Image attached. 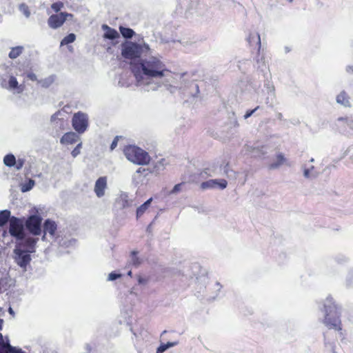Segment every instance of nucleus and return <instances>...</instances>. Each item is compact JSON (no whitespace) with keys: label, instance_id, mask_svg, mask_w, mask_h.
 <instances>
[{"label":"nucleus","instance_id":"f257e3e1","mask_svg":"<svg viewBox=\"0 0 353 353\" xmlns=\"http://www.w3.org/2000/svg\"><path fill=\"white\" fill-rule=\"evenodd\" d=\"M139 88L145 92H156L164 88L173 94L184 92L191 85L198 89L187 73H172L167 68L163 57H148L134 68Z\"/></svg>","mask_w":353,"mask_h":353},{"label":"nucleus","instance_id":"f03ea898","mask_svg":"<svg viewBox=\"0 0 353 353\" xmlns=\"http://www.w3.org/2000/svg\"><path fill=\"white\" fill-rule=\"evenodd\" d=\"M121 55L128 59L139 58L138 60L132 65V72L135 78L136 85L139 88L138 80L134 72L135 67L141 63V60L148 57H161L160 54H154L150 46L145 43H136L132 41H125L121 45Z\"/></svg>","mask_w":353,"mask_h":353},{"label":"nucleus","instance_id":"7ed1b4c3","mask_svg":"<svg viewBox=\"0 0 353 353\" xmlns=\"http://www.w3.org/2000/svg\"><path fill=\"white\" fill-rule=\"evenodd\" d=\"M37 241L38 238L28 237L16 242L12 258L24 272L32 260L30 254L35 252Z\"/></svg>","mask_w":353,"mask_h":353},{"label":"nucleus","instance_id":"20e7f679","mask_svg":"<svg viewBox=\"0 0 353 353\" xmlns=\"http://www.w3.org/2000/svg\"><path fill=\"white\" fill-rule=\"evenodd\" d=\"M321 310L324 312L323 323L329 329L340 331L341 328V307L336 304L333 298L328 296L322 304Z\"/></svg>","mask_w":353,"mask_h":353},{"label":"nucleus","instance_id":"39448f33","mask_svg":"<svg viewBox=\"0 0 353 353\" xmlns=\"http://www.w3.org/2000/svg\"><path fill=\"white\" fill-rule=\"evenodd\" d=\"M0 85L14 94H20L24 90V86L19 84L16 77L12 75V68L5 64L0 66Z\"/></svg>","mask_w":353,"mask_h":353},{"label":"nucleus","instance_id":"423d86ee","mask_svg":"<svg viewBox=\"0 0 353 353\" xmlns=\"http://www.w3.org/2000/svg\"><path fill=\"white\" fill-rule=\"evenodd\" d=\"M0 85L14 94H20L24 90V86L19 84L16 77L12 75V68L5 64L0 66Z\"/></svg>","mask_w":353,"mask_h":353},{"label":"nucleus","instance_id":"0eeeda50","mask_svg":"<svg viewBox=\"0 0 353 353\" xmlns=\"http://www.w3.org/2000/svg\"><path fill=\"white\" fill-rule=\"evenodd\" d=\"M123 152L127 159L135 164L146 165L150 161V157L148 153L135 145L125 147Z\"/></svg>","mask_w":353,"mask_h":353},{"label":"nucleus","instance_id":"6e6552de","mask_svg":"<svg viewBox=\"0 0 353 353\" xmlns=\"http://www.w3.org/2000/svg\"><path fill=\"white\" fill-rule=\"evenodd\" d=\"M9 232L10 235L17 239V241L24 240V226L23 222L14 216H12L9 221Z\"/></svg>","mask_w":353,"mask_h":353},{"label":"nucleus","instance_id":"1a4fd4ad","mask_svg":"<svg viewBox=\"0 0 353 353\" xmlns=\"http://www.w3.org/2000/svg\"><path fill=\"white\" fill-rule=\"evenodd\" d=\"M88 115L82 112L74 113L72 119V125L75 131L79 134L84 133L88 127Z\"/></svg>","mask_w":353,"mask_h":353},{"label":"nucleus","instance_id":"9d476101","mask_svg":"<svg viewBox=\"0 0 353 353\" xmlns=\"http://www.w3.org/2000/svg\"><path fill=\"white\" fill-rule=\"evenodd\" d=\"M72 18V14L60 12L51 15L48 20V24L51 28L57 29L61 27L65 21L71 20Z\"/></svg>","mask_w":353,"mask_h":353},{"label":"nucleus","instance_id":"9b49d317","mask_svg":"<svg viewBox=\"0 0 353 353\" xmlns=\"http://www.w3.org/2000/svg\"><path fill=\"white\" fill-rule=\"evenodd\" d=\"M339 131L343 134H351L353 132V116L339 117L335 123Z\"/></svg>","mask_w":353,"mask_h":353},{"label":"nucleus","instance_id":"f8f14e48","mask_svg":"<svg viewBox=\"0 0 353 353\" xmlns=\"http://www.w3.org/2000/svg\"><path fill=\"white\" fill-rule=\"evenodd\" d=\"M42 219L39 215H31L26 222V228L34 235H39L41 232Z\"/></svg>","mask_w":353,"mask_h":353},{"label":"nucleus","instance_id":"ddd939ff","mask_svg":"<svg viewBox=\"0 0 353 353\" xmlns=\"http://www.w3.org/2000/svg\"><path fill=\"white\" fill-rule=\"evenodd\" d=\"M152 173L148 168H139L132 176L133 183L136 185H141L147 182L148 176Z\"/></svg>","mask_w":353,"mask_h":353},{"label":"nucleus","instance_id":"4468645a","mask_svg":"<svg viewBox=\"0 0 353 353\" xmlns=\"http://www.w3.org/2000/svg\"><path fill=\"white\" fill-rule=\"evenodd\" d=\"M228 182L225 179H210L203 182L201 188L203 190L219 188L223 190L227 187Z\"/></svg>","mask_w":353,"mask_h":353},{"label":"nucleus","instance_id":"2eb2a0df","mask_svg":"<svg viewBox=\"0 0 353 353\" xmlns=\"http://www.w3.org/2000/svg\"><path fill=\"white\" fill-rule=\"evenodd\" d=\"M133 201L129 199L128 194L125 192H121L116 199L115 207L120 209H126L132 206Z\"/></svg>","mask_w":353,"mask_h":353},{"label":"nucleus","instance_id":"dca6fc26","mask_svg":"<svg viewBox=\"0 0 353 353\" xmlns=\"http://www.w3.org/2000/svg\"><path fill=\"white\" fill-rule=\"evenodd\" d=\"M107 188V177L101 176L95 182L94 192L98 198H101L105 195Z\"/></svg>","mask_w":353,"mask_h":353},{"label":"nucleus","instance_id":"f3484780","mask_svg":"<svg viewBox=\"0 0 353 353\" xmlns=\"http://www.w3.org/2000/svg\"><path fill=\"white\" fill-rule=\"evenodd\" d=\"M56 230L57 225L55 223L49 219L46 220L43 225L44 234L42 237V239L44 241L46 239L47 234H49L51 238H54Z\"/></svg>","mask_w":353,"mask_h":353},{"label":"nucleus","instance_id":"a211bd4d","mask_svg":"<svg viewBox=\"0 0 353 353\" xmlns=\"http://www.w3.org/2000/svg\"><path fill=\"white\" fill-rule=\"evenodd\" d=\"M301 169L303 170V176L305 179L312 180L319 176V172L316 170L314 165L303 164L301 166Z\"/></svg>","mask_w":353,"mask_h":353},{"label":"nucleus","instance_id":"6ab92c4d","mask_svg":"<svg viewBox=\"0 0 353 353\" xmlns=\"http://www.w3.org/2000/svg\"><path fill=\"white\" fill-rule=\"evenodd\" d=\"M79 139V135L74 132L65 133L61 139L60 142L63 145L72 144Z\"/></svg>","mask_w":353,"mask_h":353},{"label":"nucleus","instance_id":"aec40b11","mask_svg":"<svg viewBox=\"0 0 353 353\" xmlns=\"http://www.w3.org/2000/svg\"><path fill=\"white\" fill-rule=\"evenodd\" d=\"M337 103L344 106L350 107L351 105L350 97L347 93L343 90L336 97Z\"/></svg>","mask_w":353,"mask_h":353},{"label":"nucleus","instance_id":"412c9836","mask_svg":"<svg viewBox=\"0 0 353 353\" xmlns=\"http://www.w3.org/2000/svg\"><path fill=\"white\" fill-rule=\"evenodd\" d=\"M102 29L105 30L104 37L108 39H115L119 37V34L117 30L110 28L107 25H103Z\"/></svg>","mask_w":353,"mask_h":353},{"label":"nucleus","instance_id":"4be33fe9","mask_svg":"<svg viewBox=\"0 0 353 353\" xmlns=\"http://www.w3.org/2000/svg\"><path fill=\"white\" fill-rule=\"evenodd\" d=\"M264 147L260 146L259 144L255 146H247L248 151L250 153L253 157H259L261 155L265 154L263 150Z\"/></svg>","mask_w":353,"mask_h":353},{"label":"nucleus","instance_id":"5701e85b","mask_svg":"<svg viewBox=\"0 0 353 353\" xmlns=\"http://www.w3.org/2000/svg\"><path fill=\"white\" fill-rule=\"evenodd\" d=\"M248 41L250 46H253L255 45L257 47L258 50H260L261 38L258 33H250L248 36Z\"/></svg>","mask_w":353,"mask_h":353},{"label":"nucleus","instance_id":"b1692460","mask_svg":"<svg viewBox=\"0 0 353 353\" xmlns=\"http://www.w3.org/2000/svg\"><path fill=\"white\" fill-rule=\"evenodd\" d=\"M56 241H57L61 247L63 248H70L74 246L76 243V241L74 239H60L59 236L56 239Z\"/></svg>","mask_w":353,"mask_h":353},{"label":"nucleus","instance_id":"393cba45","mask_svg":"<svg viewBox=\"0 0 353 353\" xmlns=\"http://www.w3.org/2000/svg\"><path fill=\"white\" fill-rule=\"evenodd\" d=\"M55 79H56L55 75H50L48 77H46L43 79L38 81V83L41 85V86L42 88H48L53 84Z\"/></svg>","mask_w":353,"mask_h":353},{"label":"nucleus","instance_id":"a878e982","mask_svg":"<svg viewBox=\"0 0 353 353\" xmlns=\"http://www.w3.org/2000/svg\"><path fill=\"white\" fill-rule=\"evenodd\" d=\"M23 50L24 48L21 46L12 48L8 57L12 59H16L23 53Z\"/></svg>","mask_w":353,"mask_h":353},{"label":"nucleus","instance_id":"bb28decb","mask_svg":"<svg viewBox=\"0 0 353 353\" xmlns=\"http://www.w3.org/2000/svg\"><path fill=\"white\" fill-rule=\"evenodd\" d=\"M285 161V158L283 154L279 153L276 155V161L270 164V168L271 169H276L282 165Z\"/></svg>","mask_w":353,"mask_h":353},{"label":"nucleus","instance_id":"cd10ccee","mask_svg":"<svg viewBox=\"0 0 353 353\" xmlns=\"http://www.w3.org/2000/svg\"><path fill=\"white\" fill-rule=\"evenodd\" d=\"M152 201V199L150 198L148 200H147L143 204H142L141 206H139L137 210V217L139 218L141 216L144 212L148 209L150 207L151 202Z\"/></svg>","mask_w":353,"mask_h":353},{"label":"nucleus","instance_id":"c85d7f7f","mask_svg":"<svg viewBox=\"0 0 353 353\" xmlns=\"http://www.w3.org/2000/svg\"><path fill=\"white\" fill-rule=\"evenodd\" d=\"M10 212L9 210H3L0 212V226L4 225L10 219Z\"/></svg>","mask_w":353,"mask_h":353},{"label":"nucleus","instance_id":"c756f323","mask_svg":"<svg viewBox=\"0 0 353 353\" xmlns=\"http://www.w3.org/2000/svg\"><path fill=\"white\" fill-rule=\"evenodd\" d=\"M3 163L8 167L14 166V164L16 163V158L12 154H7L3 158Z\"/></svg>","mask_w":353,"mask_h":353},{"label":"nucleus","instance_id":"7c9ffc66","mask_svg":"<svg viewBox=\"0 0 353 353\" xmlns=\"http://www.w3.org/2000/svg\"><path fill=\"white\" fill-rule=\"evenodd\" d=\"M119 30L123 37L127 39L132 38L134 34L133 30L128 28L120 27Z\"/></svg>","mask_w":353,"mask_h":353},{"label":"nucleus","instance_id":"2f4dec72","mask_svg":"<svg viewBox=\"0 0 353 353\" xmlns=\"http://www.w3.org/2000/svg\"><path fill=\"white\" fill-rule=\"evenodd\" d=\"M35 183L32 179H29L27 182L21 184V190L23 192L30 191L34 187Z\"/></svg>","mask_w":353,"mask_h":353},{"label":"nucleus","instance_id":"473e14b6","mask_svg":"<svg viewBox=\"0 0 353 353\" xmlns=\"http://www.w3.org/2000/svg\"><path fill=\"white\" fill-rule=\"evenodd\" d=\"M75 39L76 35L73 33H70L62 39L61 42V46L68 45L69 43H73L75 41Z\"/></svg>","mask_w":353,"mask_h":353},{"label":"nucleus","instance_id":"72a5a7b5","mask_svg":"<svg viewBox=\"0 0 353 353\" xmlns=\"http://www.w3.org/2000/svg\"><path fill=\"white\" fill-rule=\"evenodd\" d=\"M165 164V160L161 159L156 163L155 165L154 166V169L150 171L152 172H156L157 173H159L160 171H161L164 169Z\"/></svg>","mask_w":353,"mask_h":353},{"label":"nucleus","instance_id":"f704fd0d","mask_svg":"<svg viewBox=\"0 0 353 353\" xmlns=\"http://www.w3.org/2000/svg\"><path fill=\"white\" fill-rule=\"evenodd\" d=\"M256 64H257V68L259 69H260L261 71H263V68H266V62H265L264 57L260 56L259 54V56L256 59Z\"/></svg>","mask_w":353,"mask_h":353},{"label":"nucleus","instance_id":"c9c22d12","mask_svg":"<svg viewBox=\"0 0 353 353\" xmlns=\"http://www.w3.org/2000/svg\"><path fill=\"white\" fill-rule=\"evenodd\" d=\"M137 252L133 251L131 253L130 259L129 261V263L134 266H138L141 263V261L139 259V257L137 256Z\"/></svg>","mask_w":353,"mask_h":353},{"label":"nucleus","instance_id":"e433bc0d","mask_svg":"<svg viewBox=\"0 0 353 353\" xmlns=\"http://www.w3.org/2000/svg\"><path fill=\"white\" fill-rule=\"evenodd\" d=\"M19 10L26 17H29L30 15V12L28 9V6L25 3H21L19 7Z\"/></svg>","mask_w":353,"mask_h":353},{"label":"nucleus","instance_id":"4c0bfd02","mask_svg":"<svg viewBox=\"0 0 353 353\" xmlns=\"http://www.w3.org/2000/svg\"><path fill=\"white\" fill-rule=\"evenodd\" d=\"M184 183H178L174 186L172 190L170 192V194H176L182 190V188L183 186Z\"/></svg>","mask_w":353,"mask_h":353},{"label":"nucleus","instance_id":"58836bf2","mask_svg":"<svg viewBox=\"0 0 353 353\" xmlns=\"http://www.w3.org/2000/svg\"><path fill=\"white\" fill-rule=\"evenodd\" d=\"M345 282L347 286H353V270L348 272L346 276Z\"/></svg>","mask_w":353,"mask_h":353},{"label":"nucleus","instance_id":"ea45409f","mask_svg":"<svg viewBox=\"0 0 353 353\" xmlns=\"http://www.w3.org/2000/svg\"><path fill=\"white\" fill-rule=\"evenodd\" d=\"M82 146V143H79L74 149L72 151L71 154L73 157H76L80 154V150Z\"/></svg>","mask_w":353,"mask_h":353},{"label":"nucleus","instance_id":"a19ab883","mask_svg":"<svg viewBox=\"0 0 353 353\" xmlns=\"http://www.w3.org/2000/svg\"><path fill=\"white\" fill-rule=\"evenodd\" d=\"M121 276V274H117L115 272H111L108 275V281H114Z\"/></svg>","mask_w":353,"mask_h":353},{"label":"nucleus","instance_id":"79ce46f5","mask_svg":"<svg viewBox=\"0 0 353 353\" xmlns=\"http://www.w3.org/2000/svg\"><path fill=\"white\" fill-rule=\"evenodd\" d=\"M24 159H19L17 161L16 160V163L14 164L17 170H19L22 168L24 165Z\"/></svg>","mask_w":353,"mask_h":353},{"label":"nucleus","instance_id":"37998d69","mask_svg":"<svg viewBox=\"0 0 353 353\" xmlns=\"http://www.w3.org/2000/svg\"><path fill=\"white\" fill-rule=\"evenodd\" d=\"M8 350L10 353H24L21 349H17L9 344L8 345Z\"/></svg>","mask_w":353,"mask_h":353},{"label":"nucleus","instance_id":"c03bdc74","mask_svg":"<svg viewBox=\"0 0 353 353\" xmlns=\"http://www.w3.org/2000/svg\"><path fill=\"white\" fill-rule=\"evenodd\" d=\"M61 6L62 4L61 3H54L52 4L51 8L54 12H57L60 10Z\"/></svg>","mask_w":353,"mask_h":353},{"label":"nucleus","instance_id":"a18cd8bd","mask_svg":"<svg viewBox=\"0 0 353 353\" xmlns=\"http://www.w3.org/2000/svg\"><path fill=\"white\" fill-rule=\"evenodd\" d=\"M223 172L225 174H226L228 176V178H230V177H232V174L230 173V172H233L232 170H229V168H228V165H225L223 168Z\"/></svg>","mask_w":353,"mask_h":353},{"label":"nucleus","instance_id":"49530a36","mask_svg":"<svg viewBox=\"0 0 353 353\" xmlns=\"http://www.w3.org/2000/svg\"><path fill=\"white\" fill-rule=\"evenodd\" d=\"M259 108V107L257 106L256 108H255L254 109H253L252 110L247 111V112L244 115V119H247L248 118L251 117L256 112V110H258Z\"/></svg>","mask_w":353,"mask_h":353},{"label":"nucleus","instance_id":"de8ad7c7","mask_svg":"<svg viewBox=\"0 0 353 353\" xmlns=\"http://www.w3.org/2000/svg\"><path fill=\"white\" fill-rule=\"evenodd\" d=\"M168 349L166 347L165 344L163 343L157 348V353H163L166 351Z\"/></svg>","mask_w":353,"mask_h":353},{"label":"nucleus","instance_id":"09e8293b","mask_svg":"<svg viewBox=\"0 0 353 353\" xmlns=\"http://www.w3.org/2000/svg\"><path fill=\"white\" fill-rule=\"evenodd\" d=\"M118 139H119V137H116L113 141L111 143V145H110V150H113L117 145V143H118Z\"/></svg>","mask_w":353,"mask_h":353},{"label":"nucleus","instance_id":"8fccbe9b","mask_svg":"<svg viewBox=\"0 0 353 353\" xmlns=\"http://www.w3.org/2000/svg\"><path fill=\"white\" fill-rule=\"evenodd\" d=\"M27 77L28 78L32 81H37V75L34 74V73H32V72H29L28 74H27Z\"/></svg>","mask_w":353,"mask_h":353},{"label":"nucleus","instance_id":"3c124183","mask_svg":"<svg viewBox=\"0 0 353 353\" xmlns=\"http://www.w3.org/2000/svg\"><path fill=\"white\" fill-rule=\"evenodd\" d=\"M61 112L58 111L56 113H54V114H52L51 117V121L52 122L56 121L57 119H59V116L61 115Z\"/></svg>","mask_w":353,"mask_h":353},{"label":"nucleus","instance_id":"603ef678","mask_svg":"<svg viewBox=\"0 0 353 353\" xmlns=\"http://www.w3.org/2000/svg\"><path fill=\"white\" fill-rule=\"evenodd\" d=\"M178 344V342H168L165 343L167 349L174 347Z\"/></svg>","mask_w":353,"mask_h":353},{"label":"nucleus","instance_id":"864d4df0","mask_svg":"<svg viewBox=\"0 0 353 353\" xmlns=\"http://www.w3.org/2000/svg\"><path fill=\"white\" fill-rule=\"evenodd\" d=\"M270 97L268 98V100L270 98L271 100L272 101L275 97L274 88H270Z\"/></svg>","mask_w":353,"mask_h":353},{"label":"nucleus","instance_id":"5fc2aeb1","mask_svg":"<svg viewBox=\"0 0 353 353\" xmlns=\"http://www.w3.org/2000/svg\"><path fill=\"white\" fill-rule=\"evenodd\" d=\"M346 71L348 73L353 74V65H347L346 67Z\"/></svg>","mask_w":353,"mask_h":353},{"label":"nucleus","instance_id":"6e6d98bb","mask_svg":"<svg viewBox=\"0 0 353 353\" xmlns=\"http://www.w3.org/2000/svg\"><path fill=\"white\" fill-rule=\"evenodd\" d=\"M276 118L279 120H282L283 119V115L281 113L279 112L276 114Z\"/></svg>","mask_w":353,"mask_h":353},{"label":"nucleus","instance_id":"4d7b16f0","mask_svg":"<svg viewBox=\"0 0 353 353\" xmlns=\"http://www.w3.org/2000/svg\"><path fill=\"white\" fill-rule=\"evenodd\" d=\"M8 312L10 314H14V311L12 309V307H9V310H8Z\"/></svg>","mask_w":353,"mask_h":353},{"label":"nucleus","instance_id":"13d9d810","mask_svg":"<svg viewBox=\"0 0 353 353\" xmlns=\"http://www.w3.org/2000/svg\"><path fill=\"white\" fill-rule=\"evenodd\" d=\"M119 84L121 85V86H128V85H125V83H122L121 81H119Z\"/></svg>","mask_w":353,"mask_h":353},{"label":"nucleus","instance_id":"bf43d9fd","mask_svg":"<svg viewBox=\"0 0 353 353\" xmlns=\"http://www.w3.org/2000/svg\"><path fill=\"white\" fill-rule=\"evenodd\" d=\"M205 174H208V176H214V175H215V174H212V173H209V174H208L207 171H205Z\"/></svg>","mask_w":353,"mask_h":353},{"label":"nucleus","instance_id":"052dcab7","mask_svg":"<svg viewBox=\"0 0 353 353\" xmlns=\"http://www.w3.org/2000/svg\"><path fill=\"white\" fill-rule=\"evenodd\" d=\"M2 325H3V320L0 319V330H1Z\"/></svg>","mask_w":353,"mask_h":353},{"label":"nucleus","instance_id":"680f3d73","mask_svg":"<svg viewBox=\"0 0 353 353\" xmlns=\"http://www.w3.org/2000/svg\"><path fill=\"white\" fill-rule=\"evenodd\" d=\"M310 162H311V163L314 162V158H312V159L310 160Z\"/></svg>","mask_w":353,"mask_h":353},{"label":"nucleus","instance_id":"e2e57ef3","mask_svg":"<svg viewBox=\"0 0 353 353\" xmlns=\"http://www.w3.org/2000/svg\"><path fill=\"white\" fill-rule=\"evenodd\" d=\"M131 274H132V272H131V271H129V272H128V276H131Z\"/></svg>","mask_w":353,"mask_h":353},{"label":"nucleus","instance_id":"0e129e2a","mask_svg":"<svg viewBox=\"0 0 353 353\" xmlns=\"http://www.w3.org/2000/svg\"><path fill=\"white\" fill-rule=\"evenodd\" d=\"M61 125L63 123V121H60Z\"/></svg>","mask_w":353,"mask_h":353}]
</instances>
